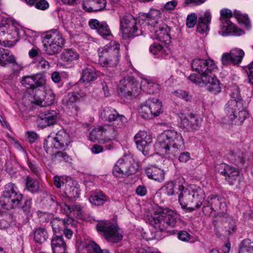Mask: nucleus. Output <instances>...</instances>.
<instances>
[{
	"mask_svg": "<svg viewBox=\"0 0 253 253\" xmlns=\"http://www.w3.org/2000/svg\"><path fill=\"white\" fill-rule=\"evenodd\" d=\"M192 70L199 74H193L188 79L200 86L208 84V89L211 93L216 94L221 91L219 81L211 74L216 68L213 60L197 58L193 59L191 63Z\"/></svg>",
	"mask_w": 253,
	"mask_h": 253,
	"instance_id": "1",
	"label": "nucleus"
},
{
	"mask_svg": "<svg viewBox=\"0 0 253 253\" xmlns=\"http://www.w3.org/2000/svg\"><path fill=\"white\" fill-rule=\"evenodd\" d=\"M23 195L19 191L16 185L12 182L6 184L0 196V205L6 210L20 209L27 216H32V200L26 199L22 204Z\"/></svg>",
	"mask_w": 253,
	"mask_h": 253,
	"instance_id": "2",
	"label": "nucleus"
},
{
	"mask_svg": "<svg viewBox=\"0 0 253 253\" xmlns=\"http://www.w3.org/2000/svg\"><path fill=\"white\" fill-rule=\"evenodd\" d=\"M183 145L184 140L180 133L174 130H168L159 136L155 148L161 153L175 156Z\"/></svg>",
	"mask_w": 253,
	"mask_h": 253,
	"instance_id": "3",
	"label": "nucleus"
},
{
	"mask_svg": "<svg viewBox=\"0 0 253 253\" xmlns=\"http://www.w3.org/2000/svg\"><path fill=\"white\" fill-rule=\"evenodd\" d=\"M231 98L225 106V112L229 118V124L231 125H240L248 115L244 106L245 102L240 95L239 89L235 87L231 94Z\"/></svg>",
	"mask_w": 253,
	"mask_h": 253,
	"instance_id": "4",
	"label": "nucleus"
},
{
	"mask_svg": "<svg viewBox=\"0 0 253 253\" xmlns=\"http://www.w3.org/2000/svg\"><path fill=\"white\" fill-rule=\"evenodd\" d=\"M177 214L168 208H160L149 218L150 224L162 232L168 231L169 227H174L177 223Z\"/></svg>",
	"mask_w": 253,
	"mask_h": 253,
	"instance_id": "5",
	"label": "nucleus"
},
{
	"mask_svg": "<svg viewBox=\"0 0 253 253\" xmlns=\"http://www.w3.org/2000/svg\"><path fill=\"white\" fill-rule=\"evenodd\" d=\"M120 44L111 41L98 50L99 63L103 66H116L119 61Z\"/></svg>",
	"mask_w": 253,
	"mask_h": 253,
	"instance_id": "6",
	"label": "nucleus"
},
{
	"mask_svg": "<svg viewBox=\"0 0 253 253\" xmlns=\"http://www.w3.org/2000/svg\"><path fill=\"white\" fill-rule=\"evenodd\" d=\"M181 197H179V203L182 208L190 211L199 209L204 202V194L199 187H195L191 191L185 188L183 198Z\"/></svg>",
	"mask_w": 253,
	"mask_h": 253,
	"instance_id": "7",
	"label": "nucleus"
},
{
	"mask_svg": "<svg viewBox=\"0 0 253 253\" xmlns=\"http://www.w3.org/2000/svg\"><path fill=\"white\" fill-rule=\"evenodd\" d=\"M42 42L46 53L53 55L61 50L65 40L58 30L52 29L46 32L43 37Z\"/></svg>",
	"mask_w": 253,
	"mask_h": 253,
	"instance_id": "8",
	"label": "nucleus"
},
{
	"mask_svg": "<svg viewBox=\"0 0 253 253\" xmlns=\"http://www.w3.org/2000/svg\"><path fill=\"white\" fill-rule=\"evenodd\" d=\"M120 30L125 39H132L142 35L137 26V20L131 14H127L120 18Z\"/></svg>",
	"mask_w": 253,
	"mask_h": 253,
	"instance_id": "9",
	"label": "nucleus"
},
{
	"mask_svg": "<svg viewBox=\"0 0 253 253\" xmlns=\"http://www.w3.org/2000/svg\"><path fill=\"white\" fill-rule=\"evenodd\" d=\"M138 169V166L132 157L125 156L117 161L113 169V173L116 177H120L134 174Z\"/></svg>",
	"mask_w": 253,
	"mask_h": 253,
	"instance_id": "10",
	"label": "nucleus"
},
{
	"mask_svg": "<svg viewBox=\"0 0 253 253\" xmlns=\"http://www.w3.org/2000/svg\"><path fill=\"white\" fill-rule=\"evenodd\" d=\"M96 229L109 242L118 243L123 239V236L119 232L117 225L109 221L99 222L96 225Z\"/></svg>",
	"mask_w": 253,
	"mask_h": 253,
	"instance_id": "11",
	"label": "nucleus"
},
{
	"mask_svg": "<svg viewBox=\"0 0 253 253\" xmlns=\"http://www.w3.org/2000/svg\"><path fill=\"white\" fill-rule=\"evenodd\" d=\"M216 170L225 177V180L230 185L239 188L241 182L240 171L238 168L225 163L218 164L215 167Z\"/></svg>",
	"mask_w": 253,
	"mask_h": 253,
	"instance_id": "12",
	"label": "nucleus"
},
{
	"mask_svg": "<svg viewBox=\"0 0 253 253\" xmlns=\"http://www.w3.org/2000/svg\"><path fill=\"white\" fill-rule=\"evenodd\" d=\"M119 94L122 96H137L141 92L140 84L133 77H126L120 81L118 85Z\"/></svg>",
	"mask_w": 253,
	"mask_h": 253,
	"instance_id": "13",
	"label": "nucleus"
},
{
	"mask_svg": "<svg viewBox=\"0 0 253 253\" xmlns=\"http://www.w3.org/2000/svg\"><path fill=\"white\" fill-rule=\"evenodd\" d=\"M162 102L157 98H149L142 104L139 110L140 116L145 119H152L162 112Z\"/></svg>",
	"mask_w": 253,
	"mask_h": 253,
	"instance_id": "14",
	"label": "nucleus"
},
{
	"mask_svg": "<svg viewBox=\"0 0 253 253\" xmlns=\"http://www.w3.org/2000/svg\"><path fill=\"white\" fill-rule=\"evenodd\" d=\"M70 136L64 130H60L55 137L48 136L44 140V148L47 150L60 148L65 150L70 143Z\"/></svg>",
	"mask_w": 253,
	"mask_h": 253,
	"instance_id": "15",
	"label": "nucleus"
},
{
	"mask_svg": "<svg viewBox=\"0 0 253 253\" xmlns=\"http://www.w3.org/2000/svg\"><path fill=\"white\" fill-rule=\"evenodd\" d=\"M134 140L138 150L141 151L144 156L150 155L152 143V137L145 131L140 130L137 133Z\"/></svg>",
	"mask_w": 253,
	"mask_h": 253,
	"instance_id": "16",
	"label": "nucleus"
},
{
	"mask_svg": "<svg viewBox=\"0 0 253 253\" xmlns=\"http://www.w3.org/2000/svg\"><path fill=\"white\" fill-rule=\"evenodd\" d=\"M100 116L104 121L115 122L119 127L123 126L127 122V119L124 116L119 115L115 109L110 107H105L101 112Z\"/></svg>",
	"mask_w": 253,
	"mask_h": 253,
	"instance_id": "17",
	"label": "nucleus"
},
{
	"mask_svg": "<svg viewBox=\"0 0 253 253\" xmlns=\"http://www.w3.org/2000/svg\"><path fill=\"white\" fill-rule=\"evenodd\" d=\"M84 92H72L68 93L62 99L63 107L70 111L74 114L77 115L79 108L77 106L76 102L81 98L85 96Z\"/></svg>",
	"mask_w": 253,
	"mask_h": 253,
	"instance_id": "18",
	"label": "nucleus"
},
{
	"mask_svg": "<svg viewBox=\"0 0 253 253\" xmlns=\"http://www.w3.org/2000/svg\"><path fill=\"white\" fill-rule=\"evenodd\" d=\"M208 204H210L213 212L216 214L215 217H220L226 212L227 207L224 200L219 196L211 195L207 198Z\"/></svg>",
	"mask_w": 253,
	"mask_h": 253,
	"instance_id": "19",
	"label": "nucleus"
},
{
	"mask_svg": "<svg viewBox=\"0 0 253 253\" xmlns=\"http://www.w3.org/2000/svg\"><path fill=\"white\" fill-rule=\"evenodd\" d=\"M218 33L223 36L228 35L240 36L244 35L245 31L236 27L230 20H223L220 21Z\"/></svg>",
	"mask_w": 253,
	"mask_h": 253,
	"instance_id": "20",
	"label": "nucleus"
},
{
	"mask_svg": "<svg viewBox=\"0 0 253 253\" xmlns=\"http://www.w3.org/2000/svg\"><path fill=\"white\" fill-rule=\"evenodd\" d=\"M57 121V113L54 110L45 111L39 114L37 122L39 127L45 128L52 126Z\"/></svg>",
	"mask_w": 253,
	"mask_h": 253,
	"instance_id": "21",
	"label": "nucleus"
},
{
	"mask_svg": "<svg viewBox=\"0 0 253 253\" xmlns=\"http://www.w3.org/2000/svg\"><path fill=\"white\" fill-rule=\"evenodd\" d=\"M36 94L33 96V102L41 107L50 106L53 104L55 95L51 89H46L44 91V94L42 97L40 96V93L41 92L39 89L36 90Z\"/></svg>",
	"mask_w": 253,
	"mask_h": 253,
	"instance_id": "22",
	"label": "nucleus"
},
{
	"mask_svg": "<svg viewBox=\"0 0 253 253\" xmlns=\"http://www.w3.org/2000/svg\"><path fill=\"white\" fill-rule=\"evenodd\" d=\"M165 194L168 196L178 195V201L179 197L183 198V192L185 190V187L177 182L171 181L166 183L163 187Z\"/></svg>",
	"mask_w": 253,
	"mask_h": 253,
	"instance_id": "23",
	"label": "nucleus"
},
{
	"mask_svg": "<svg viewBox=\"0 0 253 253\" xmlns=\"http://www.w3.org/2000/svg\"><path fill=\"white\" fill-rule=\"evenodd\" d=\"M211 19L210 10H206L199 15L197 25V31L201 34L206 33L209 30V25Z\"/></svg>",
	"mask_w": 253,
	"mask_h": 253,
	"instance_id": "24",
	"label": "nucleus"
},
{
	"mask_svg": "<svg viewBox=\"0 0 253 253\" xmlns=\"http://www.w3.org/2000/svg\"><path fill=\"white\" fill-rule=\"evenodd\" d=\"M169 31L170 28L165 24L155 26L154 27L155 38L163 42H169L171 39L169 34Z\"/></svg>",
	"mask_w": 253,
	"mask_h": 253,
	"instance_id": "25",
	"label": "nucleus"
},
{
	"mask_svg": "<svg viewBox=\"0 0 253 253\" xmlns=\"http://www.w3.org/2000/svg\"><path fill=\"white\" fill-rule=\"evenodd\" d=\"M199 125L200 121L199 119L192 114H189L181 119L180 123V126L186 129L188 131L197 129L199 126Z\"/></svg>",
	"mask_w": 253,
	"mask_h": 253,
	"instance_id": "26",
	"label": "nucleus"
},
{
	"mask_svg": "<svg viewBox=\"0 0 253 253\" xmlns=\"http://www.w3.org/2000/svg\"><path fill=\"white\" fill-rule=\"evenodd\" d=\"M106 0H84L83 7L88 12H97L105 8Z\"/></svg>",
	"mask_w": 253,
	"mask_h": 253,
	"instance_id": "27",
	"label": "nucleus"
},
{
	"mask_svg": "<svg viewBox=\"0 0 253 253\" xmlns=\"http://www.w3.org/2000/svg\"><path fill=\"white\" fill-rule=\"evenodd\" d=\"M141 18L147 23L155 27L161 20V13L160 10L155 9H151L148 13H143L141 15Z\"/></svg>",
	"mask_w": 253,
	"mask_h": 253,
	"instance_id": "28",
	"label": "nucleus"
},
{
	"mask_svg": "<svg viewBox=\"0 0 253 253\" xmlns=\"http://www.w3.org/2000/svg\"><path fill=\"white\" fill-rule=\"evenodd\" d=\"M80 55L75 50L71 48L64 49L60 55L61 60L66 65H70L79 59Z\"/></svg>",
	"mask_w": 253,
	"mask_h": 253,
	"instance_id": "29",
	"label": "nucleus"
},
{
	"mask_svg": "<svg viewBox=\"0 0 253 253\" xmlns=\"http://www.w3.org/2000/svg\"><path fill=\"white\" fill-rule=\"evenodd\" d=\"M9 64H17L14 55L9 49L0 48V66L5 67Z\"/></svg>",
	"mask_w": 253,
	"mask_h": 253,
	"instance_id": "30",
	"label": "nucleus"
},
{
	"mask_svg": "<svg viewBox=\"0 0 253 253\" xmlns=\"http://www.w3.org/2000/svg\"><path fill=\"white\" fill-rule=\"evenodd\" d=\"M141 90L149 94H153L160 90V85L151 79L143 78L140 83Z\"/></svg>",
	"mask_w": 253,
	"mask_h": 253,
	"instance_id": "31",
	"label": "nucleus"
},
{
	"mask_svg": "<svg viewBox=\"0 0 253 253\" xmlns=\"http://www.w3.org/2000/svg\"><path fill=\"white\" fill-rule=\"evenodd\" d=\"M228 159L237 166H242L245 162L244 153L238 148L230 151L228 155Z\"/></svg>",
	"mask_w": 253,
	"mask_h": 253,
	"instance_id": "32",
	"label": "nucleus"
},
{
	"mask_svg": "<svg viewBox=\"0 0 253 253\" xmlns=\"http://www.w3.org/2000/svg\"><path fill=\"white\" fill-rule=\"evenodd\" d=\"M103 126L104 139H102L101 143L104 144L108 141L115 140L118 135L117 130L114 126L110 125H104Z\"/></svg>",
	"mask_w": 253,
	"mask_h": 253,
	"instance_id": "33",
	"label": "nucleus"
},
{
	"mask_svg": "<svg viewBox=\"0 0 253 253\" xmlns=\"http://www.w3.org/2000/svg\"><path fill=\"white\" fill-rule=\"evenodd\" d=\"M51 245L54 253L67 248L66 244L63 240L62 234H54L51 239Z\"/></svg>",
	"mask_w": 253,
	"mask_h": 253,
	"instance_id": "34",
	"label": "nucleus"
},
{
	"mask_svg": "<svg viewBox=\"0 0 253 253\" xmlns=\"http://www.w3.org/2000/svg\"><path fill=\"white\" fill-rule=\"evenodd\" d=\"M147 176L152 179L161 181L164 180L165 173L163 170L155 167L147 168L145 169Z\"/></svg>",
	"mask_w": 253,
	"mask_h": 253,
	"instance_id": "35",
	"label": "nucleus"
},
{
	"mask_svg": "<svg viewBox=\"0 0 253 253\" xmlns=\"http://www.w3.org/2000/svg\"><path fill=\"white\" fill-rule=\"evenodd\" d=\"M219 218H221V224L225 231L227 232L228 234H231L235 230V221L226 212Z\"/></svg>",
	"mask_w": 253,
	"mask_h": 253,
	"instance_id": "36",
	"label": "nucleus"
},
{
	"mask_svg": "<svg viewBox=\"0 0 253 253\" xmlns=\"http://www.w3.org/2000/svg\"><path fill=\"white\" fill-rule=\"evenodd\" d=\"M97 77L95 69L92 67H89L83 70L82 76L79 82L83 83L89 82L95 80Z\"/></svg>",
	"mask_w": 253,
	"mask_h": 253,
	"instance_id": "37",
	"label": "nucleus"
},
{
	"mask_svg": "<svg viewBox=\"0 0 253 253\" xmlns=\"http://www.w3.org/2000/svg\"><path fill=\"white\" fill-rule=\"evenodd\" d=\"M6 28V26L0 27V42L2 40H4L5 39L7 40L9 39L8 36L9 35L12 34L13 37L17 36L19 35L18 29L14 25L12 24L11 25H8V30L6 33H5V28Z\"/></svg>",
	"mask_w": 253,
	"mask_h": 253,
	"instance_id": "38",
	"label": "nucleus"
},
{
	"mask_svg": "<svg viewBox=\"0 0 253 253\" xmlns=\"http://www.w3.org/2000/svg\"><path fill=\"white\" fill-rule=\"evenodd\" d=\"M25 188L31 193H38L40 191V185L39 182L32 178L30 176H27L25 179Z\"/></svg>",
	"mask_w": 253,
	"mask_h": 253,
	"instance_id": "39",
	"label": "nucleus"
},
{
	"mask_svg": "<svg viewBox=\"0 0 253 253\" xmlns=\"http://www.w3.org/2000/svg\"><path fill=\"white\" fill-rule=\"evenodd\" d=\"M109 198L101 192L93 193L89 198L90 202L96 206L102 205Z\"/></svg>",
	"mask_w": 253,
	"mask_h": 253,
	"instance_id": "40",
	"label": "nucleus"
},
{
	"mask_svg": "<svg viewBox=\"0 0 253 253\" xmlns=\"http://www.w3.org/2000/svg\"><path fill=\"white\" fill-rule=\"evenodd\" d=\"M234 17L239 23L243 24L247 30L251 29L252 24L247 14H243L236 10L234 11Z\"/></svg>",
	"mask_w": 253,
	"mask_h": 253,
	"instance_id": "41",
	"label": "nucleus"
},
{
	"mask_svg": "<svg viewBox=\"0 0 253 253\" xmlns=\"http://www.w3.org/2000/svg\"><path fill=\"white\" fill-rule=\"evenodd\" d=\"M48 238V235L45 229L42 227L37 228L34 231V239L36 242L40 244L45 242Z\"/></svg>",
	"mask_w": 253,
	"mask_h": 253,
	"instance_id": "42",
	"label": "nucleus"
},
{
	"mask_svg": "<svg viewBox=\"0 0 253 253\" xmlns=\"http://www.w3.org/2000/svg\"><path fill=\"white\" fill-rule=\"evenodd\" d=\"M104 139L103 126H98L93 129L90 132L89 139L91 141H99L101 143L102 139Z\"/></svg>",
	"mask_w": 253,
	"mask_h": 253,
	"instance_id": "43",
	"label": "nucleus"
},
{
	"mask_svg": "<svg viewBox=\"0 0 253 253\" xmlns=\"http://www.w3.org/2000/svg\"><path fill=\"white\" fill-rule=\"evenodd\" d=\"M47 153L53 155L55 158L58 159L59 161H68L69 160V156L64 152L60 151L61 150L60 148L50 149V150H48L47 148H44Z\"/></svg>",
	"mask_w": 253,
	"mask_h": 253,
	"instance_id": "44",
	"label": "nucleus"
},
{
	"mask_svg": "<svg viewBox=\"0 0 253 253\" xmlns=\"http://www.w3.org/2000/svg\"><path fill=\"white\" fill-rule=\"evenodd\" d=\"M230 52L233 64L238 65L241 63L243 58L245 55V52L242 49L234 48L232 49Z\"/></svg>",
	"mask_w": 253,
	"mask_h": 253,
	"instance_id": "45",
	"label": "nucleus"
},
{
	"mask_svg": "<svg viewBox=\"0 0 253 253\" xmlns=\"http://www.w3.org/2000/svg\"><path fill=\"white\" fill-rule=\"evenodd\" d=\"M54 234H62V230L65 227L64 222L58 218H53L50 222Z\"/></svg>",
	"mask_w": 253,
	"mask_h": 253,
	"instance_id": "46",
	"label": "nucleus"
},
{
	"mask_svg": "<svg viewBox=\"0 0 253 253\" xmlns=\"http://www.w3.org/2000/svg\"><path fill=\"white\" fill-rule=\"evenodd\" d=\"M239 253H253V242L249 239L243 240L239 247Z\"/></svg>",
	"mask_w": 253,
	"mask_h": 253,
	"instance_id": "47",
	"label": "nucleus"
},
{
	"mask_svg": "<svg viewBox=\"0 0 253 253\" xmlns=\"http://www.w3.org/2000/svg\"><path fill=\"white\" fill-rule=\"evenodd\" d=\"M65 190L66 194L70 198L75 199L79 197L80 190L76 186L74 185L73 183L66 185Z\"/></svg>",
	"mask_w": 253,
	"mask_h": 253,
	"instance_id": "48",
	"label": "nucleus"
},
{
	"mask_svg": "<svg viewBox=\"0 0 253 253\" xmlns=\"http://www.w3.org/2000/svg\"><path fill=\"white\" fill-rule=\"evenodd\" d=\"M13 221V217L10 214H6L0 217V229L8 228Z\"/></svg>",
	"mask_w": 253,
	"mask_h": 253,
	"instance_id": "49",
	"label": "nucleus"
},
{
	"mask_svg": "<svg viewBox=\"0 0 253 253\" xmlns=\"http://www.w3.org/2000/svg\"><path fill=\"white\" fill-rule=\"evenodd\" d=\"M87 245V248L92 250L93 253H110L108 250H101L99 245L92 241H86L85 242Z\"/></svg>",
	"mask_w": 253,
	"mask_h": 253,
	"instance_id": "50",
	"label": "nucleus"
},
{
	"mask_svg": "<svg viewBox=\"0 0 253 253\" xmlns=\"http://www.w3.org/2000/svg\"><path fill=\"white\" fill-rule=\"evenodd\" d=\"M97 33L101 36L104 38H107L112 36L109 26L106 22H101V26L98 30Z\"/></svg>",
	"mask_w": 253,
	"mask_h": 253,
	"instance_id": "51",
	"label": "nucleus"
},
{
	"mask_svg": "<svg viewBox=\"0 0 253 253\" xmlns=\"http://www.w3.org/2000/svg\"><path fill=\"white\" fill-rule=\"evenodd\" d=\"M21 83L27 88L34 89V85H35L34 75L23 77Z\"/></svg>",
	"mask_w": 253,
	"mask_h": 253,
	"instance_id": "52",
	"label": "nucleus"
},
{
	"mask_svg": "<svg viewBox=\"0 0 253 253\" xmlns=\"http://www.w3.org/2000/svg\"><path fill=\"white\" fill-rule=\"evenodd\" d=\"M56 198L54 196L47 193H43L42 201L46 206H51L55 203Z\"/></svg>",
	"mask_w": 253,
	"mask_h": 253,
	"instance_id": "53",
	"label": "nucleus"
},
{
	"mask_svg": "<svg viewBox=\"0 0 253 253\" xmlns=\"http://www.w3.org/2000/svg\"><path fill=\"white\" fill-rule=\"evenodd\" d=\"M34 89L39 87H42L45 84L44 77L41 74H37L34 75Z\"/></svg>",
	"mask_w": 253,
	"mask_h": 253,
	"instance_id": "54",
	"label": "nucleus"
},
{
	"mask_svg": "<svg viewBox=\"0 0 253 253\" xmlns=\"http://www.w3.org/2000/svg\"><path fill=\"white\" fill-rule=\"evenodd\" d=\"M220 21H222L223 20H229V18H231L232 16H234V12H232V11L228 8H223L220 11Z\"/></svg>",
	"mask_w": 253,
	"mask_h": 253,
	"instance_id": "55",
	"label": "nucleus"
},
{
	"mask_svg": "<svg viewBox=\"0 0 253 253\" xmlns=\"http://www.w3.org/2000/svg\"><path fill=\"white\" fill-rule=\"evenodd\" d=\"M25 160L31 171L35 174L38 175L40 169L35 162L30 160L27 156H25Z\"/></svg>",
	"mask_w": 253,
	"mask_h": 253,
	"instance_id": "56",
	"label": "nucleus"
},
{
	"mask_svg": "<svg viewBox=\"0 0 253 253\" xmlns=\"http://www.w3.org/2000/svg\"><path fill=\"white\" fill-rule=\"evenodd\" d=\"M197 19V15L195 13H192L187 16L186 18V25L191 28L194 27Z\"/></svg>",
	"mask_w": 253,
	"mask_h": 253,
	"instance_id": "57",
	"label": "nucleus"
},
{
	"mask_svg": "<svg viewBox=\"0 0 253 253\" xmlns=\"http://www.w3.org/2000/svg\"><path fill=\"white\" fill-rule=\"evenodd\" d=\"M38 62L37 64V67L41 70H46L49 68L50 65L48 61L43 58L40 57L38 59Z\"/></svg>",
	"mask_w": 253,
	"mask_h": 253,
	"instance_id": "58",
	"label": "nucleus"
},
{
	"mask_svg": "<svg viewBox=\"0 0 253 253\" xmlns=\"http://www.w3.org/2000/svg\"><path fill=\"white\" fill-rule=\"evenodd\" d=\"M221 62L223 65H228L232 64V59L230 52L229 53H224L222 54Z\"/></svg>",
	"mask_w": 253,
	"mask_h": 253,
	"instance_id": "59",
	"label": "nucleus"
},
{
	"mask_svg": "<svg viewBox=\"0 0 253 253\" xmlns=\"http://www.w3.org/2000/svg\"><path fill=\"white\" fill-rule=\"evenodd\" d=\"M163 49V46L159 43H154L150 47V51L153 54L156 55L159 52L162 51Z\"/></svg>",
	"mask_w": 253,
	"mask_h": 253,
	"instance_id": "60",
	"label": "nucleus"
},
{
	"mask_svg": "<svg viewBox=\"0 0 253 253\" xmlns=\"http://www.w3.org/2000/svg\"><path fill=\"white\" fill-rule=\"evenodd\" d=\"M65 207L70 212L73 211H77L78 213H80L82 210V207L81 206V205L77 204H74L71 206L66 204Z\"/></svg>",
	"mask_w": 253,
	"mask_h": 253,
	"instance_id": "61",
	"label": "nucleus"
},
{
	"mask_svg": "<svg viewBox=\"0 0 253 253\" xmlns=\"http://www.w3.org/2000/svg\"><path fill=\"white\" fill-rule=\"evenodd\" d=\"M87 246L85 242H82L79 246L77 253H93L92 250L87 248Z\"/></svg>",
	"mask_w": 253,
	"mask_h": 253,
	"instance_id": "62",
	"label": "nucleus"
},
{
	"mask_svg": "<svg viewBox=\"0 0 253 253\" xmlns=\"http://www.w3.org/2000/svg\"><path fill=\"white\" fill-rule=\"evenodd\" d=\"M35 7L38 9L45 10L49 7V4L44 0H39L36 3Z\"/></svg>",
	"mask_w": 253,
	"mask_h": 253,
	"instance_id": "63",
	"label": "nucleus"
},
{
	"mask_svg": "<svg viewBox=\"0 0 253 253\" xmlns=\"http://www.w3.org/2000/svg\"><path fill=\"white\" fill-rule=\"evenodd\" d=\"M178 238L184 242H187L190 239V235L186 231H180L178 234Z\"/></svg>",
	"mask_w": 253,
	"mask_h": 253,
	"instance_id": "64",
	"label": "nucleus"
}]
</instances>
